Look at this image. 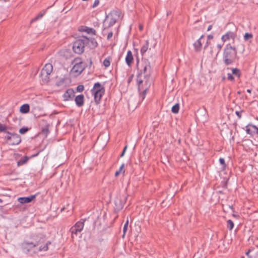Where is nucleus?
Segmentation results:
<instances>
[{"instance_id":"f257e3e1","label":"nucleus","mask_w":258,"mask_h":258,"mask_svg":"<svg viewBox=\"0 0 258 258\" xmlns=\"http://www.w3.org/2000/svg\"><path fill=\"white\" fill-rule=\"evenodd\" d=\"M237 56V50L230 44H227L223 53V61L226 65L232 64Z\"/></svg>"},{"instance_id":"f03ea898","label":"nucleus","mask_w":258,"mask_h":258,"mask_svg":"<svg viewBox=\"0 0 258 258\" xmlns=\"http://www.w3.org/2000/svg\"><path fill=\"white\" fill-rule=\"evenodd\" d=\"M150 67L148 64L144 66V68L137 76V81L138 84V88H142V84H151V80L150 77Z\"/></svg>"},{"instance_id":"7ed1b4c3","label":"nucleus","mask_w":258,"mask_h":258,"mask_svg":"<svg viewBox=\"0 0 258 258\" xmlns=\"http://www.w3.org/2000/svg\"><path fill=\"white\" fill-rule=\"evenodd\" d=\"M91 92L94 96L95 102L97 104H98L104 93L105 89L102 85H101L99 82H97L94 84Z\"/></svg>"},{"instance_id":"20e7f679","label":"nucleus","mask_w":258,"mask_h":258,"mask_svg":"<svg viewBox=\"0 0 258 258\" xmlns=\"http://www.w3.org/2000/svg\"><path fill=\"white\" fill-rule=\"evenodd\" d=\"M89 42V39L87 37H82V38L76 40L73 43V49L77 54H81L84 51V47Z\"/></svg>"},{"instance_id":"39448f33","label":"nucleus","mask_w":258,"mask_h":258,"mask_svg":"<svg viewBox=\"0 0 258 258\" xmlns=\"http://www.w3.org/2000/svg\"><path fill=\"white\" fill-rule=\"evenodd\" d=\"M72 63L74 66L71 70V73L75 76H77L80 74L84 70L82 62L80 58H77L74 59Z\"/></svg>"},{"instance_id":"423d86ee","label":"nucleus","mask_w":258,"mask_h":258,"mask_svg":"<svg viewBox=\"0 0 258 258\" xmlns=\"http://www.w3.org/2000/svg\"><path fill=\"white\" fill-rule=\"evenodd\" d=\"M53 70V66L51 63H46L41 71V76L42 80L45 82H48L49 75Z\"/></svg>"},{"instance_id":"0eeeda50","label":"nucleus","mask_w":258,"mask_h":258,"mask_svg":"<svg viewBox=\"0 0 258 258\" xmlns=\"http://www.w3.org/2000/svg\"><path fill=\"white\" fill-rule=\"evenodd\" d=\"M119 17V13L117 11H112L106 17L105 22L108 23V26L113 25Z\"/></svg>"},{"instance_id":"6e6552de","label":"nucleus","mask_w":258,"mask_h":258,"mask_svg":"<svg viewBox=\"0 0 258 258\" xmlns=\"http://www.w3.org/2000/svg\"><path fill=\"white\" fill-rule=\"evenodd\" d=\"M5 138L9 142V144L12 146L18 145L21 141L20 136L17 134L8 132Z\"/></svg>"},{"instance_id":"1a4fd4ad","label":"nucleus","mask_w":258,"mask_h":258,"mask_svg":"<svg viewBox=\"0 0 258 258\" xmlns=\"http://www.w3.org/2000/svg\"><path fill=\"white\" fill-rule=\"evenodd\" d=\"M74 96L75 92L73 89H68L62 95L63 100L65 101L72 100Z\"/></svg>"},{"instance_id":"9d476101","label":"nucleus","mask_w":258,"mask_h":258,"mask_svg":"<svg viewBox=\"0 0 258 258\" xmlns=\"http://www.w3.org/2000/svg\"><path fill=\"white\" fill-rule=\"evenodd\" d=\"M235 36L236 35L234 32L229 31L222 36L221 39L223 42H225L230 39H234Z\"/></svg>"},{"instance_id":"9b49d317","label":"nucleus","mask_w":258,"mask_h":258,"mask_svg":"<svg viewBox=\"0 0 258 258\" xmlns=\"http://www.w3.org/2000/svg\"><path fill=\"white\" fill-rule=\"evenodd\" d=\"M150 84H151L143 83L141 85L142 88L140 89H139V91H143V92L140 94V97L142 98V100L144 99L145 98L146 94Z\"/></svg>"},{"instance_id":"f8f14e48","label":"nucleus","mask_w":258,"mask_h":258,"mask_svg":"<svg viewBox=\"0 0 258 258\" xmlns=\"http://www.w3.org/2000/svg\"><path fill=\"white\" fill-rule=\"evenodd\" d=\"M75 101L78 107H82L84 104V96L81 94L77 96L75 98Z\"/></svg>"},{"instance_id":"ddd939ff","label":"nucleus","mask_w":258,"mask_h":258,"mask_svg":"<svg viewBox=\"0 0 258 258\" xmlns=\"http://www.w3.org/2000/svg\"><path fill=\"white\" fill-rule=\"evenodd\" d=\"M38 243H33V242H24L22 244L23 248L27 251H30L33 248L35 247Z\"/></svg>"},{"instance_id":"4468645a","label":"nucleus","mask_w":258,"mask_h":258,"mask_svg":"<svg viewBox=\"0 0 258 258\" xmlns=\"http://www.w3.org/2000/svg\"><path fill=\"white\" fill-rule=\"evenodd\" d=\"M35 197V195H31L28 197H21L18 198V200L21 204L28 203L34 199Z\"/></svg>"},{"instance_id":"2eb2a0df","label":"nucleus","mask_w":258,"mask_h":258,"mask_svg":"<svg viewBox=\"0 0 258 258\" xmlns=\"http://www.w3.org/2000/svg\"><path fill=\"white\" fill-rule=\"evenodd\" d=\"M246 132L248 134L252 135L257 133L258 128L255 125L249 124L246 126Z\"/></svg>"},{"instance_id":"dca6fc26","label":"nucleus","mask_w":258,"mask_h":258,"mask_svg":"<svg viewBox=\"0 0 258 258\" xmlns=\"http://www.w3.org/2000/svg\"><path fill=\"white\" fill-rule=\"evenodd\" d=\"M133 56L132 52L131 50H128L125 57V62L126 64L130 66L133 61Z\"/></svg>"},{"instance_id":"f3484780","label":"nucleus","mask_w":258,"mask_h":258,"mask_svg":"<svg viewBox=\"0 0 258 258\" xmlns=\"http://www.w3.org/2000/svg\"><path fill=\"white\" fill-rule=\"evenodd\" d=\"M203 37V35H202L200 38L194 43V46L196 51L201 50L202 47V39Z\"/></svg>"},{"instance_id":"a211bd4d","label":"nucleus","mask_w":258,"mask_h":258,"mask_svg":"<svg viewBox=\"0 0 258 258\" xmlns=\"http://www.w3.org/2000/svg\"><path fill=\"white\" fill-rule=\"evenodd\" d=\"M84 221L77 222L76 224L74 226L75 228L78 229L80 232L83 229L84 226Z\"/></svg>"},{"instance_id":"6ab92c4d","label":"nucleus","mask_w":258,"mask_h":258,"mask_svg":"<svg viewBox=\"0 0 258 258\" xmlns=\"http://www.w3.org/2000/svg\"><path fill=\"white\" fill-rule=\"evenodd\" d=\"M149 42L148 40H146L145 43L142 46L141 49V53L142 55H144L147 52L149 48Z\"/></svg>"},{"instance_id":"aec40b11","label":"nucleus","mask_w":258,"mask_h":258,"mask_svg":"<svg viewBox=\"0 0 258 258\" xmlns=\"http://www.w3.org/2000/svg\"><path fill=\"white\" fill-rule=\"evenodd\" d=\"M20 111L23 113H28L29 111V105L28 104L22 105L20 107Z\"/></svg>"},{"instance_id":"412c9836","label":"nucleus","mask_w":258,"mask_h":258,"mask_svg":"<svg viewBox=\"0 0 258 258\" xmlns=\"http://www.w3.org/2000/svg\"><path fill=\"white\" fill-rule=\"evenodd\" d=\"M45 13V11H43L40 12L37 16H36L35 18H34L33 19L31 20V23H32L41 18L44 15Z\"/></svg>"},{"instance_id":"4be33fe9","label":"nucleus","mask_w":258,"mask_h":258,"mask_svg":"<svg viewBox=\"0 0 258 258\" xmlns=\"http://www.w3.org/2000/svg\"><path fill=\"white\" fill-rule=\"evenodd\" d=\"M84 31L87 32L88 34H93V35H95V32H96L95 30L94 29L89 28V27H86L84 29Z\"/></svg>"},{"instance_id":"5701e85b","label":"nucleus","mask_w":258,"mask_h":258,"mask_svg":"<svg viewBox=\"0 0 258 258\" xmlns=\"http://www.w3.org/2000/svg\"><path fill=\"white\" fill-rule=\"evenodd\" d=\"M232 74L235 75L237 77H239L240 76V70L237 68L232 69Z\"/></svg>"},{"instance_id":"b1692460","label":"nucleus","mask_w":258,"mask_h":258,"mask_svg":"<svg viewBox=\"0 0 258 258\" xmlns=\"http://www.w3.org/2000/svg\"><path fill=\"white\" fill-rule=\"evenodd\" d=\"M179 109V105L178 104H176L172 106L171 111L173 113H176L178 112Z\"/></svg>"},{"instance_id":"393cba45","label":"nucleus","mask_w":258,"mask_h":258,"mask_svg":"<svg viewBox=\"0 0 258 258\" xmlns=\"http://www.w3.org/2000/svg\"><path fill=\"white\" fill-rule=\"evenodd\" d=\"M227 227L229 230H232L234 227V223L231 220H228L227 221Z\"/></svg>"},{"instance_id":"a878e982","label":"nucleus","mask_w":258,"mask_h":258,"mask_svg":"<svg viewBox=\"0 0 258 258\" xmlns=\"http://www.w3.org/2000/svg\"><path fill=\"white\" fill-rule=\"evenodd\" d=\"M70 231L73 235L74 236V235H77L78 233H80L79 231H78V229L75 228L74 226H73L71 229Z\"/></svg>"},{"instance_id":"bb28decb","label":"nucleus","mask_w":258,"mask_h":258,"mask_svg":"<svg viewBox=\"0 0 258 258\" xmlns=\"http://www.w3.org/2000/svg\"><path fill=\"white\" fill-rule=\"evenodd\" d=\"M253 36L251 33H246L244 35V39L245 41H248L252 38Z\"/></svg>"},{"instance_id":"cd10ccee","label":"nucleus","mask_w":258,"mask_h":258,"mask_svg":"<svg viewBox=\"0 0 258 258\" xmlns=\"http://www.w3.org/2000/svg\"><path fill=\"white\" fill-rule=\"evenodd\" d=\"M28 160L27 157H25V158L23 159H21L17 162L18 166H21L24 164L25 163L27 162Z\"/></svg>"},{"instance_id":"c85d7f7f","label":"nucleus","mask_w":258,"mask_h":258,"mask_svg":"<svg viewBox=\"0 0 258 258\" xmlns=\"http://www.w3.org/2000/svg\"><path fill=\"white\" fill-rule=\"evenodd\" d=\"M128 220L127 219V220L126 221V222L125 223V224L124 225L123 228V234L122 235L123 237H124V236L125 235V233L127 231V229L128 228Z\"/></svg>"},{"instance_id":"c756f323","label":"nucleus","mask_w":258,"mask_h":258,"mask_svg":"<svg viewBox=\"0 0 258 258\" xmlns=\"http://www.w3.org/2000/svg\"><path fill=\"white\" fill-rule=\"evenodd\" d=\"M110 59L109 58H106L103 61V65L106 67H108L110 66Z\"/></svg>"},{"instance_id":"7c9ffc66","label":"nucleus","mask_w":258,"mask_h":258,"mask_svg":"<svg viewBox=\"0 0 258 258\" xmlns=\"http://www.w3.org/2000/svg\"><path fill=\"white\" fill-rule=\"evenodd\" d=\"M124 168V164H122L118 170L116 171L115 173V176L117 177V176L119 175V174L121 172V171H122L123 169Z\"/></svg>"},{"instance_id":"2f4dec72","label":"nucleus","mask_w":258,"mask_h":258,"mask_svg":"<svg viewBox=\"0 0 258 258\" xmlns=\"http://www.w3.org/2000/svg\"><path fill=\"white\" fill-rule=\"evenodd\" d=\"M84 89V87L82 85H80L77 86L76 90L78 92H82Z\"/></svg>"},{"instance_id":"473e14b6","label":"nucleus","mask_w":258,"mask_h":258,"mask_svg":"<svg viewBox=\"0 0 258 258\" xmlns=\"http://www.w3.org/2000/svg\"><path fill=\"white\" fill-rule=\"evenodd\" d=\"M28 131V127H22L20 129L19 133L21 134H24L26 133Z\"/></svg>"},{"instance_id":"72a5a7b5","label":"nucleus","mask_w":258,"mask_h":258,"mask_svg":"<svg viewBox=\"0 0 258 258\" xmlns=\"http://www.w3.org/2000/svg\"><path fill=\"white\" fill-rule=\"evenodd\" d=\"M48 248V244L46 243L44 246H40L39 248V251H46L47 250Z\"/></svg>"},{"instance_id":"f704fd0d","label":"nucleus","mask_w":258,"mask_h":258,"mask_svg":"<svg viewBox=\"0 0 258 258\" xmlns=\"http://www.w3.org/2000/svg\"><path fill=\"white\" fill-rule=\"evenodd\" d=\"M227 78L229 80L231 81H233L234 80V78L233 76V75L230 73H228Z\"/></svg>"},{"instance_id":"c9c22d12","label":"nucleus","mask_w":258,"mask_h":258,"mask_svg":"<svg viewBox=\"0 0 258 258\" xmlns=\"http://www.w3.org/2000/svg\"><path fill=\"white\" fill-rule=\"evenodd\" d=\"M201 112L202 113L204 114V115L206 116L205 118H202V121H206L207 120V117H206V116L207 115V112H206V110H205V109L203 110Z\"/></svg>"},{"instance_id":"e433bc0d","label":"nucleus","mask_w":258,"mask_h":258,"mask_svg":"<svg viewBox=\"0 0 258 258\" xmlns=\"http://www.w3.org/2000/svg\"><path fill=\"white\" fill-rule=\"evenodd\" d=\"M99 4V0H95L92 6L93 8H94L96 7Z\"/></svg>"},{"instance_id":"4c0bfd02","label":"nucleus","mask_w":258,"mask_h":258,"mask_svg":"<svg viewBox=\"0 0 258 258\" xmlns=\"http://www.w3.org/2000/svg\"><path fill=\"white\" fill-rule=\"evenodd\" d=\"M219 162L221 165L224 166H225V160L223 158H220Z\"/></svg>"},{"instance_id":"58836bf2","label":"nucleus","mask_w":258,"mask_h":258,"mask_svg":"<svg viewBox=\"0 0 258 258\" xmlns=\"http://www.w3.org/2000/svg\"><path fill=\"white\" fill-rule=\"evenodd\" d=\"M242 112V111H236V112H235L236 114L237 115V116L239 118H240L241 117V112Z\"/></svg>"},{"instance_id":"ea45409f","label":"nucleus","mask_w":258,"mask_h":258,"mask_svg":"<svg viewBox=\"0 0 258 258\" xmlns=\"http://www.w3.org/2000/svg\"><path fill=\"white\" fill-rule=\"evenodd\" d=\"M6 127L5 125L0 124V131L1 132L5 131L6 130Z\"/></svg>"},{"instance_id":"a19ab883","label":"nucleus","mask_w":258,"mask_h":258,"mask_svg":"<svg viewBox=\"0 0 258 258\" xmlns=\"http://www.w3.org/2000/svg\"><path fill=\"white\" fill-rule=\"evenodd\" d=\"M126 149H127V146H125L124 147V149H123V151H122V153H121V155H120V157H123V156H124V153H125V151H126Z\"/></svg>"},{"instance_id":"79ce46f5","label":"nucleus","mask_w":258,"mask_h":258,"mask_svg":"<svg viewBox=\"0 0 258 258\" xmlns=\"http://www.w3.org/2000/svg\"><path fill=\"white\" fill-rule=\"evenodd\" d=\"M112 35H113V33L112 32H109L107 35V39L108 40L110 39L112 37Z\"/></svg>"},{"instance_id":"37998d69","label":"nucleus","mask_w":258,"mask_h":258,"mask_svg":"<svg viewBox=\"0 0 258 258\" xmlns=\"http://www.w3.org/2000/svg\"><path fill=\"white\" fill-rule=\"evenodd\" d=\"M91 42L92 43V45L94 47H96L97 46V43L95 40H92L91 41Z\"/></svg>"},{"instance_id":"c03bdc74","label":"nucleus","mask_w":258,"mask_h":258,"mask_svg":"<svg viewBox=\"0 0 258 258\" xmlns=\"http://www.w3.org/2000/svg\"><path fill=\"white\" fill-rule=\"evenodd\" d=\"M207 38H208V39L210 40V39H213V37L212 35H209L208 36Z\"/></svg>"},{"instance_id":"a18cd8bd","label":"nucleus","mask_w":258,"mask_h":258,"mask_svg":"<svg viewBox=\"0 0 258 258\" xmlns=\"http://www.w3.org/2000/svg\"><path fill=\"white\" fill-rule=\"evenodd\" d=\"M222 45H221V44H218L217 45V47L218 48V49L220 50L221 49V47H222Z\"/></svg>"},{"instance_id":"49530a36","label":"nucleus","mask_w":258,"mask_h":258,"mask_svg":"<svg viewBox=\"0 0 258 258\" xmlns=\"http://www.w3.org/2000/svg\"><path fill=\"white\" fill-rule=\"evenodd\" d=\"M212 25H210V26H209V27H208V28L207 30H208V31H210V30L212 29Z\"/></svg>"},{"instance_id":"de8ad7c7","label":"nucleus","mask_w":258,"mask_h":258,"mask_svg":"<svg viewBox=\"0 0 258 258\" xmlns=\"http://www.w3.org/2000/svg\"><path fill=\"white\" fill-rule=\"evenodd\" d=\"M139 29H140V30L141 31V30H142V29H143V26H141V25H140V27H139Z\"/></svg>"},{"instance_id":"09e8293b","label":"nucleus","mask_w":258,"mask_h":258,"mask_svg":"<svg viewBox=\"0 0 258 258\" xmlns=\"http://www.w3.org/2000/svg\"><path fill=\"white\" fill-rule=\"evenodd\" d=\"M249 251H247L246 252V255H247V256H248V257L249 256Z\"/></svg>"},{"instance_id":"8fccbe9b","label":"nucleus","mask_w":258,"mask_h":258,"mask_svg":"<svg viewBox=\"0 0 258 258\" xmlns=\"http://www.w3.org/2000/svg\"><path fill=\"white\" fill-rule=\"evenodd\" d=\"M247 92H248V93H250L251 92V90L248 89V90H247Z\"/></svg>"},{"instance_id":"3c124183","label":"nucleus","mask_w":258,"mask_h":258,"mask_svg":"<svg viewBox=\"0 0 258 258\" xmlns=\"http://www.w3.org/2000/svg\"><path fill=\"white\" fill-rule=\"evenodd\" d=\"M248 258H251V257H250V256H249V257H248Z\"/></svg>"}]
</instances>
